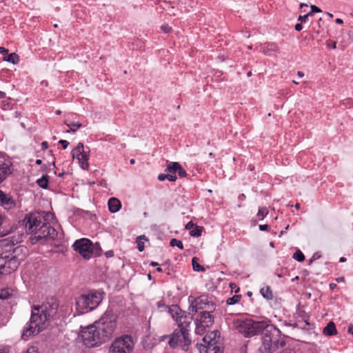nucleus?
Instances as JSON below:
<instances>
[{
  "label": "nucleus",
  "instance_id": "nucleus-59",
  "mask_svg": "<svg viewBox=\"0 0 353 353\" xmlns=\"http://www.w3.org/2000/svg\"><path fill=\"white\" fill-rule=\"evenodd\" d=\"M0 353H9V351L7 348H1Z\"/></svg>",
  "mask_w": 353,
  "mask_h": 353
},
{
  "label": "nucleus",
  "instance_id": "nucleus-26",
  "mask_svg": "<svg viewBox=\"0 0 353 353\" xmlns=\"http://www.w3.org/2000/svg\"><path fill=\"white\" fill-rule=\"evenodd\" d=\"M12 293L13 290L11 288L0 289V299H8L12 295Z\"/></svg>",
  "mask_w": 353,
  "mask_h": 353
},
{
  "label": "nucleus",
  "instance_id": "nucleus-31",
  "mask_svg": "<svg viewBox=\"0 0 353 353\" xmlns=\"http://www.w3.org/2000/svg\"><path fill=\"white\" fill-rule=\"evenodd\" d=\"M4 61L12 63L13 64H18L19 61V57L14 52H12L8 55L6 58H4Z\"/></svg>",
  "mask_w": 353,
  "mask_h": 353
},
{
  "label": "nucleus",
  "instance_id": "nucleus-49",
  "mask_svg": "<svg viewBox=\"0 0 353 353\" xmlns=\"http://www.w3.org/2000/svg\"><path fill=\"white\" fill-rule=\"evenodd\" d=\"M259 228L261 231H268L270 227L268 224H265L259 225Z\"/></svg>",
  "mask_w": 353,
  "mask_h": 353
},
{
  "label": "nucleus",
  "instance_id": "nucleus-52",
  "mask_svg": "<svg viewBox=\"0 0 353 353\" xmlns=\"http://www.w3.org/2000/svg\"><path fill=\"white\" fill-rule=\"evenodd\" d=\"M294 29L296 31H301L303 29V25L301 23H296L294 26Z\"/></svg>",
  "mask_w": 353,
  "mask_h": 353
},
{
  "label": "nucleus",
  "instance_id": "nucleus-56",
  "mask_svg": "<svg viewBox=\"0 0 353 353\" xmlns=\"http://www.w3.org/2000/svg\"><path fill=\"white\" fill-rule=\"evenodd\" d=\"M347 331L350 334H353V324L349 325Z\"/></svg>",
  "mask_w": 353,
  "mask_h": 353
},
{
  "label": "nucleus",
  "instance_id": "nucleus-61",
  "mask_svg": "<svg viewBox=\"0 0 353 353\" xmlns=\"http://www.w3.org/2000/svg\"><path fill=\"white\" fill-rule=\"evenodd\" d=\"M150 265L152 267H157L159 265V263L157 262L152 261Z\"/></svg>",
  "mask_w": 353,
  "mask_h": 353
},
{
  "label": "nucleus",
  "instance_id": "nucleus-3",
  "mask_svg": "<svg viewBox=\"0 0 353 353\" xmlns=\"http://www.w3.org/2000/svg\"><path fill=\"white\" fill-rule=\"evenodd\" d=\"M236 329L246 338L252 337L258 334H267L271 332H278V333H280V330L267 319L254 321L252 319H246L239 323L236 326Z\"/></svg>",
  "mask_w": 353,
  "mask_h": 353
},
{
  "label": "nucleus",
  "instance_id": "nucleus-28",
  "mask_svg": "<svg viewBox=\"0 0 353 353\" xmlns=\"http://www.w3.org/2000/svg\"><path fill=\"white\" fill-rule=\"evenodd\" d=\"M188 310L189 312L187 314L192 318L196 313H199V312L201 311V310L199 308L198 305L194 303V300L190 305Z\"/></svg>",
  "mask_w": 353,
  "mask_h": 353
},
{
  "label": "nucleus",
  "instance_id": "nucleus-62",
  "mask_svg": "<svg viewBox=\"0 0 353 353\" xmlns=\"http://www.w3.org/2000/svg\"><path fill=\"white\" fill-rule=\"evenodd\" d=\"M297 75L299 77H304V73L302 71H298L297 72Z\"/></svg>",
  "mask_w": 353,
  "mask_h": 353
},
{
  "label": "nucleus",
  "instance_id": "nucleus-40",
  "mask_svg": "<svg viewBox=\"0 0 353 353\" xmlns=\"http://www.w3.org/2000/svg\"><path fill=\"white\" fill-rule=\"evenodd\" d=\"M321 257V254L319 252H315L312 255V258L310 259L309 264L310 265L313 261L320 259Z\"/></svg>",
  "mask_w": 353,
  "mask_h": 353
},
{
  "label": "nucleus",
  "instance_id": "nucleus-51",
  "mask_svg": "<svg viewBox=\"0 0 353 353\" xmlns=\"http://www.w3.org/2000/svg\"><path fill=\"white\" fill-rule=\"evenodd\" d=\"M280 353H296V352L293 349L287 348L281 351Z\"/></svg>",
  "mask_w": 353,
  "mask_h": 353
},
{
  "label": "nucleus",
  "instance_id": "nucleus-46",
  "mask_svg": "<svg viewBox=\"0 0 353 353\" xmlns=\"http://www.w3.org/2000/svg\"><path fill=\"white\" fill-rule=\"evenodd\" d=\"M59 144H61V145H62V148H63V149H64V150H65V149H66V148H67V147H68V145H69V142H68V141H67L66 140H63V139L60 140V141H59Z\"/></svg>",
  "mask_w": 353,
  "mask_h": 353
},
{
  "label": "nucleus",
  "instance_id": "nucleus-30",
  "mask_svg": "<svg viewBox=\"0 0 353 353\" xmlns=\"http://www.w3.org/2000/svg\"><path fill=\"white\" fill-rule=\"evenodd\" d=\"M199 259L197 257H193L192 259V265L193 270L195 272H204L205 268L199 263Z\"/></svg>",
  "mask_w": 353,
  "mask_h": 353
},
{
  "label": "nucleus",
  "instance_id": "nucleus-14",
  "mask_svg": "<svg viewBox=\"0 0 353 353\" xmlns=\"http://www.w3.org/2000/svg\"><path fill=\"white\" fill-rule=\"evenodd\" d=\"M196 346L200 353H223V350L219 345L213 346L209 343L196 344Z\"/></svg>",
  "mask_w": 353,
  "mask_h": 353
},
{
  "label": "nucleus",
  "instance_id": "nucleus-5",
  "mask_svg": "<svg viewBox=\"0 0 353 353\" xmlns=\"http://www.w3.org/2000/svg\"><path fill=\"white\" fill-rule=\"evenodd\" d=\"M23 249L18 246L0 254V276L10 274L18 269L21 263L18 254Z\"/></svg>",
  "mask_w": 353,
  "mask_h": 353
},
{
  "label": "nucleus",
  "instance_id": "nucleus-53",
  "mask_svg": "<svg viewBox=\"0 0 353 353\" xmlns=\"http://www.w3.org/2000/svg\"><path fill=\"white\" fill-rule=\"evenodd\" d=\"M48 148V143L47 141H43L41 143V149L42 150H46Z\"/></svg>",
  "mask_w": 353,
  "mask_h": 353
},
{
  "label": "nucleus",
  "instance_id": "nucleus-2",
  "mask_svg": "<svg viewBox=\"0 0 353 353\" xmlns=\"http://www.w3.org/2000/svg\"><path fill=\"white\" fill-rule=\"evenodd\" d=\"M21 223L27 233L34 234L30 238L32 244L39 241L44 244L48 240H54L57 236V230L49 223H42L40 217L32 212L26 214Z\"/></svg>",
  "mask_w": 353,
  "mask_h": 353
},
{
  "label": "nucleus",
  "instance_id": "nucleus-4",
  "mask_svg": "<svg viewBox=\"0 0 353 353\" xmlns=\"http://www.w3.org/2000/svg\"><path fill=\"white\" fill-rule=\"evenodd\" d=\"M59 303L57 298L51 296L48 298L41 305L32 307V321L39 319L40 323H43L56 319L57 318Z\"/></svg>",
  "mask_w": 353,
  "mask_h": 353
},
{
  "label": "nucleus",
  "instance_id": "nucleus-54",
  "mask_svg": "<svg viewBox=\"0 0 353 353\" xmlns=\"http://www.w3.org/2000/svg\"><path fill=\"white\" fill-rule=\"evenodd\" d=\"M8 50L5 48L4 47H0V54H8Z\"/></svg>",
  "mask_w": 353,
  "mask_h": 353
},
{
  "label": "nucleus",
  "instance_id": "nucleus-9",
  "mask_svg": "<svg viewBox=\"0 0 353 353\" xmlns=\"http://www.w3.org/2000/svg\"><path fill=\"white\" fill-rule=\"evenodd\" d=\"M72 248L85 259H90L94 251L93 243L85 238L76 240L72 245Z\"/></svg>",
  "mask_w": 353,
  "mask_h": 353
},
{
  "label": "nucleus",
  "instance_id": "nucleus-13",
  "mask_svg": "<svg viewBox=\"0 0 353 353\" xmlns=\"http://www.w3.org/2000/svg\"><path fill=\"white\" fill-rule=\"evenodd\" d=\"M195 321L210 327L214 322V317L212 314H210V312L203 310L199 312Z\"/></svg>",
  "mask_w": 353,
  "mask_h": 353
},
{
  "label": "nucleus",
  "instance_id": "nucleus-32",
  "mask_svg": "<svg viewBox=\"0 0 353 353\" xmlns=\"http://www.w3.org/2000/svg\"><path fill=\"white\" fill-rule=\"evenodd\" d=\"M142 239H144L145 241L148 240L145 235H141L137 237V248L139 252H143L144 250V243L142 241Z\"/></svg>",
  "mask_w": 353,
  "mask_h": 353
},
{
  "label": "nucleus",
  "instance_id": "nucleus-7",
  "mask_svg": "<svg viewBox=\"0 0 353 353\" xmlns=\"http://www.w3.org/2000/svg\"><path fill=\"white\" fill-rule=\"evenodd\" d=\"M278 332H271L267 334L262 335V345L259 348L261 353H272L277 350L279 347L285 345L284 339H279Z\"/></svg>",
  "mask_w": 353,
  "mask_h": 353
},
{
  "label": "nucleus",
  "instance_id": "nucleus-58",
  "mask_svg": "<svg viewBox=\"0 0 353 353\" xmlns=\"http://www.w3.org/2000/svg\"><path fill=\"white\" fill-rule=\"evenodd\" d=\"M337 287L336 283H332L330 284V290H334Z\"/></svg>",
  "mask_w": 353,
  "mask_h": 353
},
{
  "label": "nucleus",
  "instance_id": "nucleus-15",
  "mask_svg": "<svg viewBox=\"0 0 353 353\" xmlns=\"http://www.w3.org/2000/svg\"><path fill=\"white\" fill-rule=\"evenodd\" d=\"M220 340V332L218 330L210 332L203 338V343H209L213 346L219 345Z\"/></svg>",
  "mask_w": 353,
  "mask_h": 353
},
{
  "label": "nucleus",
  "instance_id": "nucleus-27",
  "mask_svg": "<svg viewBox=\"0 0 353 353\" xmlns=\"http://www.w3.org/2000/svg\"><path fill=\"white\" fill-rule=\"evenodd\" d=\"M48 178L49 176L48 175H43L41 178L37 179V185L43 189H47L48 188Z\"/></svg>",
  "mask_w": 353,
  "mask_h": 353
},
{
  "label": "nucleus",
  "instance_id": "nucleus-48",
  "mask_svg": "<svg viewBox=\"0 0 353 353\" xmlns=\"http://www.w3.org/2000/svg\"><path fill=\"white\" fill-rule=\"evenodd\" d=\"M194 223L190 221L185 225V229L188 230H192V228H194Z\"/></svg>",
  "mask_w": 353,
  "mask_h": 353
},
{
  "label": "nucleus",
  "instance_id": "nucleus-38",
  "mask_svg": "<svg viewBox=\"0 0 353 353\" xmlns=\"http://www.w3.org/2000/svg\"><path fill=\"white\" fill-rule=\"evenodd\" d=\"M268 214V210L266 208H259L257 216L260 220H263Z\"/></svg>",
  "mask_w": 353,
  "mask_h": 353
},
{
  "label": "nucleus",
  "instance_id": "nucleus-12",
  "mask_svg": "<svg viewBox=\"0 0 353 353\" xmlns=\"http://www.w3.org/2000/svg\"><path fill=\"white\" fill-rule=\"evenodd\" d=\"M32 321L31 316L30 321L26 323L23 330L21 338L23 340H27L30 336L38 334L44 327V323H40L39 319H36L34 322Z\"/></svg>",
  "mask_w": 353,
  "mask_h": 353
},
{
  "label": "nucleus",
  "instance_id": "nucleus-55",
  "mask_svg": "<svg viewBox=\"0 0 353 353\" xmlns=\"http://www.w3.org/2000/svg\"><path fill=\"white\" fill-rule=\"evenodd\" d=\"M347 36L350 39L353 41V30L348 31Z\"/></svg>",
  "mask_w": 353,
  "mask_h": 353
},
{
  "label": "nucleus",
  "instance_id": "nucleus-20",
  "mask_svg": "<svg viewBox=\"0 0 353 353\" xmlns=\"http://www.w3.org/2000/svg\"><path fill=\"white\" fill-rule=\"evenodd\" d=\"M108 205L109 210L112 213L117 212L121 208V201L115 197L110 198L108 200Z\"/></svg>",
  "mask_w": 353,
  "mask_h": 353
},
{
  "label": "nucleus",
  "instance_id": "nucleus-33",
  "mask_svg": "<svg viewBox=\"0 0 353 353\" xmlns=\"http://www.w3.org/2000/svg\"><path fill=\"white\" fill-rule=\"evenodd\" d=\"M203 229L202 226L196 225L193 230H190V234L192 236L199 237L201 236Z\"/></svg>",
  "mask_w": 353,
  "mask_h": 353
},
{
  "label": "nucleus",
  "instance_id": "nucleus-50",
  "mask_svg": "<svg viewBox=\"0 0 353 353\" xmlns=\"http://www.w3.org/2000/svg\"><path fill=\"white\" fill-rule=\"evenodd\" d=\"M114 251L113 250H108L107 252H105V256L106 258H110V257H112L114 256Z\"/></svg>",
  "mask_w": 353,
  "mask_h": 353
},
{
  "label": "nucleus",
  "instance_id": "nucleus-39",
  "mask_svg": "<svg viewBox=\"0 0 353 353\" xmlns=\"http://www.w3.org/2000/svg\"><path fill=\"white\" fill-rule=\"evenodd\" d=\"M310 16H312V12L307 13L304 15H299L298 17V21H301V23H305L307 20Z\"/></svg>",
  "mask_w": 353,
  "mask_h": 353
},
{
  "label": "nucleus",
  "instance_id": "nucleus-29",
  "mask_svg": "<svg viewBox=\"0 0 353 353\" xmlns=\"http://www.w3.org/2000/svg\"><path fill=\"white\" fill-rule=\"evenodd\" d=\"M177 177L175 174H172L169 172L167 174H159L158 176V180L160 181H163L165 179H168L170 181H175Z\"/></svg>",
  "mask_w": 353,
  "mask_h": 353
},
{
  "label": "nucleus",
  "instance_id": "nucleus-24",
  "mask_svg": "<svg viewBox=\"0 0 353 353\" xmlns=\"http://www.w3.org/2000/svg\"><path fill=\"white\" fill-rule=\"evenodd\" d=\"M65 124L70 128V129L65 130L66 133L75 132L77 128L82 126V124L78 121H65Z\"/></svg>",
  "mask_w": 353,
  "mask_h": 353
},
{
  "label": "nucleus",
  "instance_id": "nucleus-41",
  "mask_svg": "<svg viewBox=\"0 0 353 353\" xmlns=\"http://www.w3.org/2000/svg\"><path fill=\"white\" fill-rule=\"evenodd\" d=\"M208 310L207 312H210V314L212 312L215 310V305L212 301H210V305L206 306V308Z\"/></svg>",
  "mask_w": 353,
  "mask_h": 353
},
{
  "label": "nucleus",
  "instance_id": "nucleus-45",
  "mask_svg": "<svg viewBox=\"0 0 353 353\" xmlns=\"http://www.w3.org/2000/svg\"><path fill=\"white\" fill-rule=\"evenodd\" d=\"M161 28L165 33H168L172 30V28L168 25H163L161 27Z\"/></svg>",
  "mask_w": 353,
  "mask_h": 353
},
{
  "label": "nucleus",
  "instance_id": "nucleus-36",
  "mask_svg": "<svg viewBox=\"0 0 353 353\" xmlns=\"http://www.w3.org/2000/svg\"><path fill=\"white\" fill-rule=\"evenodd\" d=\"M196 328L195 332L196 334L202 335L204 334L207 326L202 325L201 323H198V322L195 321Z\"/></svg>",
  "mask_w": 353,
  "mask_h": 353
},
{
  "label": "nucleus",
  "instance_id": "nucleus-17",
  "mask_svg": "<svg viewBox=\"0 0 353 353\" xmlns=\"http://www.w3.org/2000/svg\"><path fill=\"white\" fill-rule=\"evenodd\" d=\"M12 163L0 161V183H1L10 174H12Z\"/></svg>",
  "mask_w": 353,
  "mask_h": 353
},
{
  "label": "nucleus",
  "instance_id": "nucleus-57",
  "mask_svg": "<svg viewBox=\"0 0 353 353\" xmlns=\"http://www.w3.org/2000/svg\"><path fill=\"white\" fill-rule=\"evenodd\" d=\"M245 198H246V196H245V195L244 194H241L239 196V200H240V201L245 200Z\"/></svg>",
  "mask_w": 353,
  "mask_h": 353
},
{
  "label": "nucleus",
  "instance_id": "nucleus-34",
  "mask_svg": "<svg viewBox=\"0 0 353 353\" xmlns=\"http://www.w3.org/2000/svg\"><path fill=\"white\" fill-rule=\"evenodd\" d=\"M241 298V295L240 294H235L232 296V297L228 298L226 300V303L228 305H234L240 301Z\"/></svg>",
  "mask_w": 353,
  "mask_h": 353
},
{
  "label": "nucleus",
  "instance_id": "nucleus-43",
  "mask_svg": "<svg viewBox=\"0 0 353 353\" xmlns=\"http://www.w3.org/2000/svg\"><path fill=\"white\" fill-rule=\"evenodd\" d=\"M345 106H347L349 108L352 107L353 105V100L350 98L346 99L343 103Z\"/></svg>",
  "mask_w": 353,
  "mask_h": 353
},
{
  "label": "nucleus",
  "instance_id": "nucleus-8",
  "mask_svg": "<svg viewBox=\"0 0 353 353\" xmlns=\"http://www.w3.org/2000/svg\"><path fill=\"white\" fill-rule=\"evenodd\" d=\"M134 348V343L132 336L123 335L116 338L112 343L110 353H131Z\"/></svg>",
  "mask_w": 353,
  "mask_h": 353
},
{
  "label": "nucleus",
  "instance_id": "nucleus-63",
  "mask_svg": "<svg viewBox=\"0 0 353 353\" xmlns=\"http://www.w3.org/2000/svg\"><path fill=\"white\" fill-rule=\"evenodd\" d=\"M6 97V93L4 92L0 91V99H3Z\"/></svg>",
  "mask_w": 353,
  "mask_h": 353
},
{
  "label": "nucleus",
  "instance_id": "nucleus-19",
  "mask_svg": "<svg viewBox=\"0 0 353 353\" xmlns=\"http://www.w3.org/2000/svg\"><path fill=\"white\" fill-rule=\"evenodd\" d=\"M194 303L198 305L199 308L201 311H203L206 308L207 305H210V301L208 300V296L203 294L194 299Z\"/></svg>",
  "mask_w": 353,
  "mask_h": 353
},
{
  "label": "nucleus",
  "instance_id": "nucleus-47",
  "mask_svg": "<svg viewBox=\"0 0 353 353\" xmlns=\"http://www.w3.org/2000/svg\"><path fill=\"white\" fill-rule=\"evenodd\" d=\"M297 314L301 319H304V318H305L307 316L306 312L304 310H298Z\"/></svg>",
  "mask_w": 353,
  "mask_h": 353
},
{
  "label": "nucleus",
  "instance_id": "nucleus-25",
  "mask_svg": "<svg viewBox=\"0 0 353 353\" xmlns=\"http://www.w3.org/2000/svg\"><path fill=\"white\" fill-rule=\"evenodd\" d=\"M260 293L266 300H272L273 299V294L270 286L261 288Z\"/></svg>",
  "mask_w": 353,
  "mask_h": 353
},
{
  "label": "nucleus",
  "instance_id": "nucleus-23",
  "mask_svg": "<svg viewBox=\"0 0 353 353\" xmlns=\"http://www.w3.org/2000/svg\"><path fill=\"white\" fill-rule=\"evenodd\" d=\"M180 165H181L178 162H170L168 164L165 172H169L172 174H175V173L177 172L178 169L180 168Z\"/></svg>",
  "mask_w": 353,
  "mask_h": 353
},
{
  "label": "nucleus",
  "instance_id": "nucleus-1",
  "mask_svg": "<svg viewBox=\"0 0 353 353\" xmlns=\"http://www.w3.org/2000/svg\"><path fill=\"white\" fill-rule=\"evenodd\" d=\"M118 318L117 311L109 306L99 320L81 331L83 344L88 347H94L109 341L117 326Z\"/></svg>",
  "mask_w": 353,
  "mask_h": 353
},
{
  "label": "nucleus",
  "instance_id": "nucleus-37",
  "mask_svg": "<svg viewBox=\"0 0 353 353\" xmlns=\"http://www.w3.org/2000/svg\"><path fill=\"white\" fill-rule=\"evenodd\" d=\"M170 245L172 247L176 246L181 250H183V245L181 241L176 239H172L170 241Z\"/></svg>",
  "mask_w": 353,
  "mask_h": 353
},
{
  "label": "nucleus",
  "instance_id": "nucleus-35",
  "mask_svg": "<svg viewBox=\"0 0 353 353\" xmlns=\"http://www.w3.org/2000/svg\"><path fill=\"white\" fill-rule=\"evenodd\" d=\"M293 259L297 261L298 262H303L305 260V255L300 250H297L293 254Z\"/></svg>",
  "mask_w": 353,
  "mask_h": 353
},
{
  "label": "nucleus",
  "instance_id": "nucleus-16",
  "mask_svg": "<svg viewBox=\"0 0 353 353\" xmlns=\"http://www.w3.org/2000/svg\"><path fill=\"white\" fill-rule=\"evenodd\" d=\"M186 329L179 328V330H175L171 334L170 339L168 343L171 347H174L177 345L179 342L181 341V338L184 334Z\"/></svg>",
  "mask_w": 353,
  "mask_h": 353
},
{
  "label": "nucleus",
  "instance_id": "nucleus-10",
  "mask_svg": "<svg viewBox=\"0 0 353 353\" xmlns=\"http://www.w3.org/2000/svg\"><path fill=\"white\" fill-rule=\"evenodd\" d=\"M90 152V150L89 147L85 148L82 143H79L77 147L71 152L72 158H77L78 159L79 165L83 170H88L89 168L88 160Z\"/></svg>",
  "mask_w": 353,
  "mask_h": 353
},
{
  "label": "nucleus",
  "instance_id": "nucleus-42",
  "mask_svg": "<svg viewBox=\"0 0 353 353\" xmlns=\"http://www.w3.org/2000/svg\"><path fill=\"white\" fill-rule=\"evenodd\" d=\"M177 172L180 177H185L187 176L186 171L182 168L181 165H180V168L178 169Z\"/></svg>",
  "mask_w": 353,
  "mask_h": 353
},
{
  "label": "nucleus",
  "instance_id": "nucleus-60",
  "mask_svg": "<svg viewBox=\"0 0 353 353\" xmlns=\"http://www.w3.org/2000/svg\"><path fill=\"white\" fill-rule=\"evenodd\" d=\"M308 319H309L308 316H307L305 318L303 319L305 325H310V323L308 322Z\"/></svg>",
  "mask_w": 353,
  "mask_h": 353
},
{
  "label": "nucleus",
  "instance_id": "nucleus-11",
  "mask_svg": "<svg viewBox=\"0 0 353 353\" xmlns=\"http://www.w3.org/2000/svg\"><path fill=\"white\" fill-rule=\"evenodd\" d=\"M169 312L177 322L179 328L188 329L193 319L192 317L188 316L187 312L182 310L177 305H173L171 307H169Z\"/></svg>",
  "mask_w": 353,
  "mask_h": 353
},
{
  "label": "nucleus",
  "instance_id": "nucleus-64",
  "mask_svg": "<svg viewBox=\"0 0 353 353\" xmlns=\"http://www.w3.org/2000/svg\"><path fill=\"white\" fill-rule=\"evenodd\" d=\"M336 23H338V24H342L343 23V20L341 19H336Z\"/></svg>",
  "mask_w": 353,
  "mask_h": 353
},
{
  "label": "nucleus",
  "instance_id": "nucleus-44",
  "mask_svg": "<svg viewBox=\"0 0 353 353\" xmlns=\"http://www.w3.org/2000/svg\"><path fill=\"white\" fill-rule=\"evenodd\" d=\"M310 8H311L310 12H312V14L314 12H321V10L319 7H317L314 5H311Z\"/></svg>",
  "mask_w": 353,
  "mask_h": 353
},
{
  "label": "nucleus",
  "instance_id": "nucleus-21",
  "mask_svg": "<svg viewBox=\"0 0 353 353\" xmlns=\"http://www.w3.org/2000/svg\"><path fill=\"white\" fill-rule=\"evenodd\" d=\"M323 333L324 335L328 336H332L336 334L337 331L334 323L332 321L329 322L323 328Z\"/></svg>",
  "mask_w": 353,
  "mask_h": 353
},
{
  "label": "nucleus",
  "instance_id": "nucleus-22",
  "mask_svg": "<svg viewBox=\"0 0 353 353\" xmlns=\"http://www.w3.org/2000/svg\"><path fill=\"white\" fill-rule=\"evenodd\" d=\"M183 343L181 344V347L183 350L187 351L188 350V347L191 343V340L189 337V330L186 329L184 334L181 336Z\"/></svg>",
  "mask_w": 353,
  "mask_h": 353
},
{
  "label": "nucleus",
  "instance_id": "nucleus-6",
  "mask_svg": "<svg viewBox=\"0 0 353 353\" xmlns=\"http://www.w3.org/2000/svg\"><path fill=\"white\" fill-rule=\"evenodd\" d=\"M101 301V294L96 291L81 294L76 298L75 306L77 312L79 314L88 313L97 308Z\"/></svg>",
  "mask_w": 353,
  "mask_h": 353
},
{
  "label": "nucleus",
  "instance_id": "nucleus-18",
  "mask_svg": "<svg viewBox=\"0 0 353 353\" xmlns=\"http://www.w3.org/2000/svg\"><path fill=\"white\" fill-rule=\"evenodd\" d=\"M0 205L5 208H11L15 205V201L12 198L0 190Z\"/></svg>",
  "mask_w": 353,
  "mask_h": 353
}]
</instances>
